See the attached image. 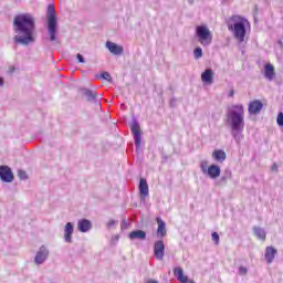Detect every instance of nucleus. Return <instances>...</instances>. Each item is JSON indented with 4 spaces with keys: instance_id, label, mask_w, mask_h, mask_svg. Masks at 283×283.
<instances>
[{
    "instance_id": "obj_1",
    "label": "nucleus",
    "mask_w": 283,
    "mask_h": 283,
    "mask_svg": "<svg viewBox=\"0 0 283 283\" xmlns=\"http://www.w3.org/2000/svg\"><path fill=\"white\" fill-rule=\"evenodd\" d=\"M227 123L232 138L237 145H240L244 138V106L242 104L232 105L228 108Z\"/></svg>"
},
{
    "instance_id": "obj_2",
    "label": "nucleus",
    "mask_w": 283,
    "mask_h": 283,
    "mask_svg": "<svg viewBox=\"0 0 283 283\" xmlns=\"http://www.w3.org/2000/svg\"><path fill=\"white\" fill-rule=\"evenodd\" d=\"M13 25L15 32L22 35H15L14 41L21 45L34 43V18L30 13H22L14 17Z\"/></svg>"
},
{
    "instance_id": "obj_3",
    "label": "nucleus",
    "mask_w": 283,
    "mask_h": 283,
    "mask_svg": "<svg viewBox=\"0 0 283 283\" xmlns=\"http://www.w3.org/2000/svg\"><path fill=\"white\" fill-rule=\"evenodd\" d=\"M227 25L228 30L233 33L234 39H237L239 43H244L249 20H247L244 17L234 14L228 18Z\"/></svg>"
},
{
    "instance_id": "obj_4",
    "label": "nucleus",
    "mask_w": 283,
    "mask_h": 283,
    "mask_svg": "<svg viewBox=\"0 0 283 283\" xmlns=\"http://www.w3.org/2000/svg\"><path fill=\"white\" fill-rule=\"evenodd\" d=\"M48 30L50 41H56V10L54 4L48 6Z\"/></svg>"
},
{
    "instance_id": "obj_5",
    "label": "nucleus",
    "mask_w": 283,
    "mask_h": 283,
    "mask_svg": "<svg viewBox=\"0 0 283 283\" xmlns=\"http://www.w3.org/2000/svg\"><path fill=\"white\" fill-rule=\"evenodd\" d=\"M196 36L203 48L211 45L213 41V34H211L209 27L206 24H201L196 28Z\"/></svg>"
},
{
    "instance_id": "obj_6",
    "label": "nucleus",
    "mask_w": 283,
    "mask_h": 283,
    "mask_svg": "<svg viewBox=\"0 0 283 283\" xmlns=\"http://www.w3.org/2000/svg\"><path fill=\"white\" fill-rule=\"evenodd\" d=\"M130 132L135 140V145L137 147V150L140 149V145L143 143V132L140 130V124H138V120L136 118H133L129 123Z\"/></svg>"
},
{
    "instance_id": "obj_7",
    "label": "nucleus",
    "mask_w": 283,
    "mask_h": 283,
    "mask_svg": "<svg viewBox=\"0 0 283 283\" xmlns=\"http://www.w3.org/2000/svg\"><path fill=\"white\" fill-rule=\"evenodd\" d=\"M154 255L156 260H159V261L165 260V242H163V240L155 242Z\"/></svg>"
},
{
    "instance_id": "obj_8",
    "label": "nucleus",
    "mask_w": 283,
    "mask_h": 283,
    "mask_svg": "<svg viewBox=\"0 0 283 283\" xmlns=\"http://www.w3.org/2000/svg\"><path fill=\"white\" fill-rule=\"evenodd\" d=\"M0 178L3 182H12L14 180L12 169L8 166H0Z\"/></svg>"
},
{
    "instance_id": "obj_9",
    "label": "nucleus",
    "mask_w": 283,
    "mask_h": 283,
    "mask_svg": "<svg viewBox=\"0 0 283 283\" xmlns=\"http://www.w3.org/2000/svg\"><path fill=\"white\" fill-rule=\"evenodd\" d=\"M263 107H264V104H262L260 99H255L253 102H250L248 112L249 114L256 115V114H260V112H262Z\"/></svg>"
},
{
    "instance_id": "obj_10",
    "label": "nucleus",
    "mask_w": 283,
    "mask_h": 283,
    "mask_svg": "<svg viewBox=\"0 0 283 283\" xmlns=\"http://www.w3.org/2000/svg\"><path fill=\"white\" fill-rule=\"evenodd\" d=\"M106 48H107L108 52H111V54H114L115 56H120V54H123V52H124L123 46H120L112 41L106 42Z\"/></svg>"
},
{
    "instance_id": "obj_11",
    "label": "nucleus",
    "mask_w": 283,
    "mask_h": 283,
    "mask_svg": "<svg viewBox=\"0 0 283 283\" xmlns=\"http://www.w3.org/2000/svg\"><path fill=\"white\" fill-rule=\"evenodd\" d=\"M49 253L45 247H41L35 255V264H43L48 260Z\"/></svg>"
},
{
    "instance_id": "obj_12",
    "label": "nucleus",
    "mask_w": 283,
    "mask_h": 283,
    "mask_svg": "<svg viewBox=\"0 0 283 283\" xmlns=\"http://www.w3.org/2000/svg\"><path fill=\"white\" fill-rule=\"evenodd\" d=\"M265 260L268 264H273V261L275 260V256L277 255V249L273 247H266L265 248Z\"/></svg>"
},
{
    "instance_id": "obj_13",
    "label": "nucleus",
    "mask_w": 283,
    "mask_h": 283,
    "mask_svg": "<svg viewBox=\"0 0 283 283\" xmlns=\"http://www.w3.org/2000/svg\"><path fill=\"white\" fill-rule=\"evenodd\" d=\"M77 229L81 233H87L92 229V221L87 219H81L77 221Z\"/></svg>"
},
{
    "instance_id": "obj_14",
    "label": "nucleus",
    "mask_w": 283,
    "mask_h": 283,
    "mask_svg": "<svg viewBox=\"0 0 283 283\" xmlns=\"http://www.w3.org/2000/svg\"><path fill=\"white\" fill-rule=\"evenodd\" d=\"M264 76L268 81H273L275 78V66H273V64L271 63L265 64Z\"/></svg>"
},
{
    "instance_id": "obj_15",
    "label": "nucleus",
    "mask_w": 283,
    "mask_h": 283,
    "mask_svg": "<svg viewBox=\"0 0 283 283\" xmlns=\"http://www.w3.org/2000/svg\"><path fill=\"white\" fill-rule=\"evenodd\" d=\"M201 81L207 85L213 84V70L208 69L201 73Z\"/></svg>"
},
{
    "instance_id": "obj_16",
    "label": "nucleus",
    "mask_w": 283,
    "mask_h": 283,
    "mask_svg": "<svg viewBox=\"0 0 283 283\" xmlns=\"http://www.w3.org/2000/svg\"><path fill=\"white\" fill-rule=\"evenodd\" d=\"M220 166L218 165H211L208 168V172L206 174L207 176H209V178H211L212 180H216V178H220Z\"/></svg>"
},
{
    "instance_id": "obj_17",
    "label": "nucleus",
    "mask_w": 283,
    "mask_h": 283,
    "mask_svg": "<svg viewBox=\"0 0 283 283\" xmlns=\"http://www.w3.org/2000/svg\"><path fill=\"white\" fill-rule=\"evenodd\" d=\"M157 237L165 238V235H167V224L165 221H163V219H160V217L157 218Z\"/></svg>"
},
{
    "instance_id": "obj_18",
    "label": "nucleus",
    "mask_w": 283,
    "mask_h": 283,
    "mask_svg": "<svg viewBox=\"0 0 283 283\" xmlns=\"http://www.w3.org/2000/svg\"><path fill=\"white\" fill-rule=\"evenodd\" d=\"M72 233H74V226L72 222H67L64 228V240L65 242H72Z\"/></svg>"
},
{
    "instance_id": "obj_19",
    "label": "nucleus",
    "mask_w": 283,
    "mask_h": 283,
    "mask_svg": "<svg viewBox=\"0 0 283 283\" xmlns=\"http://www.w3.org/2000/svg\"><path fill=\"white\" fill-rule=\"evenodd\" d=\"M175 277H177L178 282L187 283L189 282V277L185 275V271L182 268H175L174 270Z\"/></svg>"
},
{
    "instance_id": "obj_20",
    "label": "nucleus",
    "mask_w": 283,
    "mask_h": 283,
    "mask_svg": "<svg viewBox=\"0 0 283 283\" xmlns=\"http://www.w3.org/2000/svg\"><path fill=\"white\" fill-rule=\"evenodd\" d=\"M252 231L258 240H262L263 242L266 240V231L263 228L253 227Z\"/></svg>"
},
{
    "instance_id": "obj_21",
    "label": "nucleus",
    "mask_w": 283,
    "mask_h": 283,
    "mask_svg": "<svg viewBox=\"0 0 283 283\" xmlns=\"http://www.w3.org/2000/svg\"><path fill=\"white\" fill-rule=\"evenodd\" d=\"M212 158H214L217 163H224V160H227V153H224V150H214Z\"/></svg>"
},
{
    "instance_id": "obj_22",
    "label": "nucleus",
    "mask_w": 283,
    "mask_h": 283,
    "mask_svg": "<svg viewBox=\"0 0 283 283\" xmlns=\"http://www.w3.org/2000/svg\"><path fill=\"white\" fill-rule=\"evenodd\" d=\"M128 238L130 240L143 239V230H137V231L130 232Z\"/></svg>"
},
{
    "instance_id": "obj_23",
    "label": "nucleus",
    "mask_w": 283,
    "mask_h": 283,
    "mask_svg": "<svg viewBox=\"0 0 283 283\" xmlns=\"http://www.w3.org/2000/svg\"><path fill=\"white\" fill-rule=\"evenodd\" d=\"M149 196V186L147 185V179H143V198Z\"/></svg>"
},
{
    "instance_id": "obj_24",
    "label": "nucleus",
    "mask_w": 283,
    "mask_h": 283,
    "mask_svg": "<svg viewBox=\"0 0 283 283\" xmlns=\"http://www.w3.org/2000/svg\"><path fill=\"white\" fill-rule=\"evenodd\" d=\"M200 169H201L202 174L207 175L209 172V161L202 160L200 163Z\"/></svg>"
},
{
    "instance_id": "obj_25",
    "label": "nucleus",
    "mask_w": 283,
    "mask_h": 283,
    "mask_svg": "<svg viewBox=\"0 0 283 283\" xmlns=\"http://www.w3.org/2000/svg\"><path fill=\"white\" fill-rule=\"evenodd\" d=\"M193 56L196 59V61H198V59H202V48L198 46L193 50Z\"/></svg>"
},
{
    "instance_id": "obj_26",
    "label": "nucleus",
    "mask_w": 283,
    "mask_h": 283,
    "mask_svg": "<svg viewBox=\"0 0 283 283\" xmlns=\"http://www.w3.org/2000/svg\"><path fill=\"white\" fill-rule=\"evenodd\" d=\"M88 101H94V98H96L98 96V94L94 91H86L85 92Z\"/></svg>"
},
{
    "instance_id": "obj_27",
    "label": "nucleus",
    "mask_w": 283,
    "mask_h": 283,
    "mask_svg": "<svg viewBox=\"0 0 283 283\" xmlns=\"http://www.w3.org/2000/svg\"><path fill=\"white\" fill-rule=\"evenodd\" d=\"M99 78H103L104 81H112V75H109L108 72H102L101 75H99Z\"/></svg>"
},
{
    "instance_id": "obj_28",
    "label": "nucleus",
    "mask_w": 283,
    "mask_h": 283,
    "mask_svg": "<svg viewBox=\"0 0 283 283\" xmlns=\"http://www.w3.org/2000/svg\"><path fill=\"white\" fill-rule=\"evenodd\" d=\"M276 123L279 125V127H283V113H279L277 117H276Z\"/></svg>"
},
{
    "instance_id": "obj_29",
    "label": "nucleus",
    "mask_w": 283,
    "mask_h": 283,
    "mask_svg": "<svg viewBox=\"0 0 283 283\" xmlns=\"http://www.w3.org/2000/svg\"><path fill=\"white\" fill-rule=\"evenodd\" d=\"M212 240L216 242V244H220V234L218 232H212Z\"/></svg>"
},
{
    "instance_id": "obj_30",
    "label": "nucleus",
    "mask_w": 283,
    "mask_h": 283,
    "mask_svg": "<svg viewBox=\"0 0 283 283\" xmlns=\"http://www.w3.org/2000/svg\"><path fill=\"white\" fill-rule=\"evenodd\" d=\"M249 273V270L244 266L239 268V275H247Z\"/></svg>"
},
{
    "instance_id": "obj_31",
    "label": "nucleus",
    "mask_w": 283,
    "mask_h": 283,
    "mask_svg": "<svg viewBox=\"0 0 283 283\" xmlns=\"http://www.w3.org/2000/svg\"><path fill=\"white\" fill-rule=\"evenodd\" d=\"M76 59H77L78 63H85V59L81 55V53H78L76 55Z\"/></svg>"
},
{
    "instance_id": "obj_32",
    "label": "nucleus",
    "mask_w": 283,
    "mask_h": 283,
    "mask_svg": "<svg viewBox=\"0 0 283 283\" xmlns=\"http://www.w3.org/2000/svg\"><path fill=\"white\" fill-rule=\"evenodd\" d=\"M139 195L143 196V178L139 179Z\"/></svg>"
},
{
    "instance_id": "obj_33",
    "label": "nucleus",
    "mask_w": 283,
    "mask_h": 283,
    "mask_svg": "<svg viewBox=\"0 0 283 283\" xmlns=\"http://www.w3.org/2000/svg\"><path fill=\"white\" fill-rule=\"evenodd\" d=\"M271 171H274L275 174H277L279 171V166L274 163L271 167Z\"/></svg>"
},
{
    "instance_id": "obj_34",
    "label": "nucleus",
    "mask_w": 283,
    "mask_h": 283,
    "mask_svg": "<svg viewBox=\"0 0 283 283\" xmlns=\"http://www.w3.org/2000/svg\"><path fill=\"white\" fill-rule=\"evenodd\" d=\"M229 178H231V172H228L227 176H223L221 180H223V182H227V179Z\"/></svg>"
},
{
    "instance_id": "obj_35",
    "label": "nucleus",
    "mask_w": 283,
    "mask_h": 283,
    "mask_svg": "<svg viewBox=\"0 0 283 283\" xmlns=\"http://www.w3.org/2000/svg\"><path fill=\"white\" fill-rule=\"evenodd\" d=\"M146 283H158V281H156V280H148Z\"/></svg>"
},
{
    "instance_id": "obj_36",
    "label": "nucleus",
    "mask_w": 283,
    "mask_h": 283,
    "mask_svg": "<svg viewBox=\"0 0 283 283\" xmlns=\"http://www.w3.org/2000/svg\"><path fill=\"white\" fill-rule=\"evenodd\" d=\"M9 72H10V74H12V72H14V66H10Z\"/></svg>"
},
{
    "instance_id": "obj_37",
    "label": "nucleus",
    "mask_w": 283,
    "mask_h": 283,
    "mask_svg": "<svg viewBox=\"0 0 283 283\" xmlns=\"http://www.w3.org/2000/svg\"><path fill=\"white\" fill-rule=\"evenodd\" d=\"M234 94H235V92L232 90V91H230V93H229V96H234Z\"/></svg>"
},
{
    "instance_id": "obj_38",
    "label": "nucleus",
    "mask_w": 283,
    "mask_h": 283,
    "mask_svg": "<svg viewBox=\"0 0 283 283\" xmlns=\"http://www.w3.org/2000/svg\"><path fill=\"white\" fill-rule=\"evenodd\" d=\"M3 86V77H0V87Z\"/></svg>"
},
{
    "instance_id": "obj_39",
    "label": "nucleus",
    "mask_w": 283,
    "mask_h": 283,
    "mask_svg": "<svg viewBox=\"0 0 283 283\" xmlns=\"http://www.w3.org/2000/svg\"><path fill=\"white\" fill-rule=\"evenodd\" d=\"M145 238H147V234L143 232V240H145Z\"/></svg>"
},
{
    "instance_id": "obj_40",
    "label": "nucleus",
    "mask_w": 283,
    "mask_h": 283,
    "mask_svg": "<svg viewBox=\"0 0 283 283\" xmlns=\"http://www.w3.org/2000/svg\"><path fill=\"white\" fill-rule=\"evenodd\" d=\"M112 224H115V222H114V221H111V222L108 223L109 227H112Z\"/></svg>"
},
{
    "instance_id": "obj_41",
    "label": "nucleus",
    "mask_w": 283,
    "mask_h": 283,
    "mask_svg": "<svg viewBox=\"0 0 283 283\" xmlns=\"http://www.w3.org/2000/svg\"><path fill=\"white\" fill-rule=\"evenodd\" d=\"M189 283H196L195 281H189Z\"/></svg>"
},
{
    "instance_id": "obj_42",
    "label": "nucleus",
    "mask_w": 283,
    "mask_h": 283,
    "mask_svg": "<svg viewBox=\"0 0 283 283\" xmlns=\"http://www.w3.org/2000/svg\"><path fill=\"white\" fill-rule=\"evenodd\" d=\"M280 45H282V41H279Z\"/></svg>"
}]
</instances>
